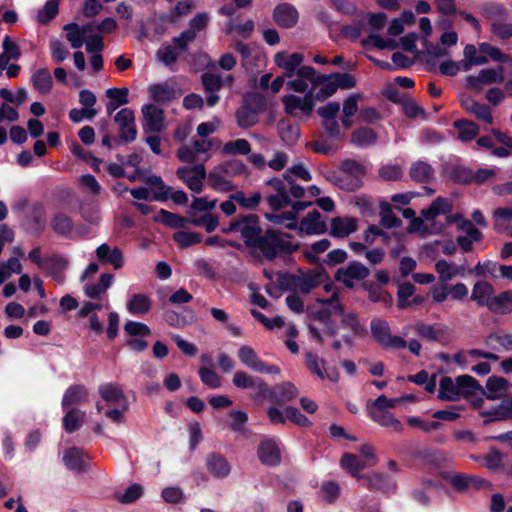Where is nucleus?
<instances>
[{"label":"nucleus","mask_w":512,"mask_h":512,"mask_svg":"<svg viewBox=\"0 0 512 512\" xmlns=\"http://www.w3.org/2000/svg\"><path fill=\"white\" fill-rule=\"evenodd\" d=\"M225 234L239 232L245 246L258 252L266 261L287 257L300 248L299 243L288 239L293 236L270 226L263 228L257 214H240L233 218L228 227L222 228Z\"/></svg>","instance_id":"1"},{"label":"nucleus","mask_w":512,"mask_h":512,"mask_svg":"<svg viewBox=\"0 0 512 512\" xmlns=\"http://www.w3.org/2000/svg\"><path fill=\"white\" fill-rule=\"evenodd\" d=\"M368 168L358 160L345 158L340 161L337 169L328 170L324 177L338 189L345 192H356L364 185Z\"/></svg>","instance_id":"2"},{"label":"nucleus","mask_w":512,"mask_h":512,"mask_svg":"<svg viewBox=\"0 0 512 512\" xmlns=\"http://www.w3.org/2000/svg\"><path fill=\"white\" fill-rule=\"evenodd\" d=\"M370 331L374 341L384 349H405L407 341L401 336L391 335L386 320L374 318L370 322Z\"/></svg>","instance_id":"3"},{"label":"nucleus","mask_w":512,"mask_h":512,"mask_svg":"<svg viewBox=\"0 0 512 512\" xmlns=\"http://www.w3.org/2000/svg\"><path fill=\"white\" fill-rule=\"evenodd\" d=\"M331 307L335 316L341 318L340 324L343 328L349 329L355 336L363 338L367 335V329L361 323L359 316L355 312H345V306L339 300L338 292H334L330 297Z\"/></svg>","instance_id":"4"},{"label":"nucleus","mask_w":512,"mask_h":512,"mask_svg":"<svg viewBox=\"0 0 512 512\" xmlns=\"http://www.w3.org/2000/svg\"><path fill=\"white\" fill-rule=\"evenodd\" d=\"M370 275V270L360 261H351L346 267H340L334 274V279L346 288L353 289L354 281H363Z\"/></svg>","instance_id":"5"},{"label":"nucleus","mask_w":512,"mask_h":512,"mask_svg":"<svg viewBox=\"0 0 512 512\" xmlns=\"http://www.w3.org/2000/svg\"><path fill=\"white\" fill-rule=\"evenodd\" d=\"M68 266V259L61 254L55 253L45 256V261L43 262L40 269L44 271L47 276L51 277L55 282L61 284L64 282V271L68 268Z\"/></svg>","instance_id":"6"},{"label":"nucleus","mask_w":512,"mask_h":512,"mask_svg":"<svg viewBox=\"0 0 512 512\" xmlns=\"http://www.w3.org/2000/svg\"><path fill=\"white\" fill-rule=\"evenodd\" d=\"M503 71L504 68L502 66H498L497 69H482L477 76L468 75L466 77V85L471 89L479 90L482 85L502 83L504 81Z\"/></svg>","instance_id":"7"},{"label":"nucleus","mask_w":512,"mask_h":512,"mask_svg":"<svg viewBox=\"0 0 512 512\" xmlns=\"http://www.w3.org/2000/svg\"><path fill=\"white\" fill-rule=\"evenodd\" d=\"M142 113L145 121L143 124L145 133H157L165 128V115L162 108H159L155 104H145L142 107Z\"/></svg>","instance_id":"8"},{"label":"nucleus","mask_w":512,"mask_h":512,"mask_svg":"<svg viewBox=\"0 0 512 512\" xmlns=\"http://www.w3.org/2000/svg\"><path fill=\"white\" fill-rule=\"evenodd\" d=\"M299 234L306 235H321L328 231L327 224L321 220V214L318 210H313L304 216L300 223H297V229Z\"/></svg>","instance_id":"9"},{"label":"nucleus","mask_w":512,"mask_h":512,"mask_svg":"<svg viewBox=\"0 0 512 512\" xmlns=\"http://www.w3.org/2000/svg\"><path fill=\"white\" fill-rule=\"evenodd\" d=\"M329 280L328 272L322 265H319L317 268L299 276V290L303 294H308L312 289Z\"/></svg>","instance_id":"10"},{"label":"nucleus","mask_w":512,"mask_h":512,"mask_svg":"<svg viewBox=\"0 0 512 512\" xmlns=\"http://www.w3.org/2000/svg\"><path fill=\"white\" fill-rule=\"evenodd\" d=\"M416 334L424 340L444 343L447 339L448 327L444 324H426L422 321L414 325Z\"/></svg>","instance_id":"11"},{"label":"nucleus","mask_w":512,"mask_h":512,"mask_svg":"<svg viewBox=\"0 0 512 512\" xmlns=\"http://www.w3.org/2000/svg\"><path fill=\"white\" fill-rule=\"evenodd\" d=\"M298 11L289 3L278 4L273 11L274 22L281 28L294 27L298 21Z\"/></svg>","instance_id":"12"},{"label":"nucleus","mask_w":512,"mask_h":512,"mask_svg":"<svg viewBox=\"0 0 512 512\" xmlns=\"http://www.w3.org/2000/svg\"><path fill=\"white\" fill-rule=\"evenodd\" d=\"M257 455L260 462L264 465L276 466L280 463V450L272 439H265L260 442L257 448Z\"/></svg>","instance_id":"13"},{"label":"nucleus","mask_w":512,"mask_h":512,"mask_svg":"<svg viewBox=\"0 0 512 512\" xmlns=\"http://www.w3.org/2000/svg\"><path fill=\"white\" fill-rule=\"evenodd\" d=\"M357 227L358 221L356 218L348 217L343 219L337 216L331 220L329 234L334 238L343 239L355 232Z\"/></svg>","instance_id":"14"},{"label":"nucleus","mask_w":512,"mask_h":512,"mask_svg":"<svg viewBox=\"0 0 512 512\" xmlns=\"http://www.w3.org/2000/svg\"><path fill=\"white\" fill-rule=\"evenodd\" d=\"M333 315L334 311L332 307H322L309 313L311 319L324 324V332L329 337H336L339 333V328L342 327L341 325H337L335 320L332 319Z\"/></svg>","instance_id":"15"},{"label":"nucleus","mask_w":512,"mask_h":512,"mask_svg":"<svg viewBox=\"0 0 512 512\" xmlns=\"http://www.w3.org/2000/svg\"><path fill=\"white\" fill-rule=\"evenodd\" d=\"M96 256L101 263H109L116 270L124 266L123 253L118 247L111 249L108 244L103 243L96 249Z\"/></svg>","instance_id":"16"},{"label":"nucleus","mask_w":512,"mask_h":512,"mask_svg":"<svg viewBox=\"0 0 512 512\" xmlns=\"http://www.w3.org/2000/svg\"><path fill=\"white\" fill-rule=\"evenodd\" d=\"M299 394L297 387L292 382H283L272 386V403L283 405L294 400Z\"/></svg>","instance_id":"17"},{"label":"nucleus","mask_w":512,"mask_h":512,"mask_svg":"<svg viewBox=\"0 0 512 512\" xmlns=\"http://www.w3.org/2000/svg\"><path fill=\"white\" fill-rule=\"evenodd\" d=\"M486 307L493 314H510L512 312V290L503 291L497 296L493 294Z\"/></svg>","instance_id":"18"},{"label":"nucleus","mask_w":512,"mask_h":512,"mask_svg":"<svg viewBox=\"0 0 512 512\" xmlns=\"http://www.w3.org/2000/svg\"><path fill=\"white\" fill-rule=\"evenodd\" d=\"M98 392L107 403L123 404V410L128 409L126 396L118 384L105 383L99 386Z\"/></svg>","instance_id":"19"},{"label":"nucleus","mask_w":512,"mask_h":512,"mask_svg":"<svg viewBox=\"0 0 512 512\" xmlns=\"http://www.w3.org/2000/svg\"><path fill=\"white\" fill-rule=\"evenodd\" d=\"M206 466L208 472L215 478H225L229 475L231 467L227 459L220 453H211L207 456Z\"/></svg>","instance_id":"20"},{"label":"nucleus","mask_w":512,"mask_h":512,"mask_svg":"<svg viewBox=\"0 0 512 512\" xmlns=\"http://www.w3.org/2000/svg\"><path fill=\"white\" fill-rule=\"evenodd\" d=\"M452 209L453 206L450 200L438 196L433 200L428 208L422 209L420 213L426 221L430 222L435 220V218L439 215H447L451 213Z\"/></svg>","instance_id":"21"},{"label":"nucleus","mask_w":512,"mask_h":512,"mask_svg":"<svg viewBox=\"0 0 512 512\" xmlns=\"http://www.w3.org/2000/svg\"><path fill=\"white\" fill-rule=\"evenodd\" d=\"M86 454L83 449L72 447L65 450L63 462L67 469L76 472H82L86 466Z\"/></svg>","instance_id":"22"},{"label":"nucleus","mask_w":512,"mask_h":512,"mask_svg":"<svg viewBox=\"0 0 512 512\" xmlns=\"http://www.w3.org/2000/svg\"><path fill=\"white\" fill-rule=\"evenodd\" d=\"M88 398V390L82 384H73L69 386L62 398V408L65 410L70 406L85 402Z\"/></svg>","instance_id":"23"},{"label":"nucleus","mask_w":512,"mask_h":512,"mask_svg":"<svg viewBox=\"0 0 512 512\" xmlns=\"http://www.w3.org/2000/svg\"><path fill=\"white\" fill-rule=\"evenodd\" d=\"M377 139L378 135L374 129L367 126H362L355 129L351 133L350 141L357 147L366 148L375 145Z\"/></svg>","instance_id":"24"},{"label":"nucleus","mask_w":512,"mask_h":512,"mask_svg":"<svg viewBox=\"0 0 512 512\" xmlns=\"http://www.w3.org/2000/svg\"><path fill=\"white\" fill-rule=\"evenodd\" d=\"M437 397L443 401H458L461 398V393H459L457 377L453 380L449 376H443L440 379Z\"/></svg>","instance_id":"25"},{"label":"nucleus","mask_w":512,"mask_h":512,"mask_svg":"<svg viewBox=\"0 0 512 512\" xmlns=\"http://www.w3.org/2000/svg\"><path fill=\"white\" fill-rule=\"evenodd\" d=\"M434 168L425 161L418 160L414 162L409 170L411 179L418 183H429L434 178Z\"/></svg>","instance_id":"26"},{"label":"nucleus","mask_w":512,"mask_h":512,"mask_svg":"<svg viewBox=\"0 0 512 512\" xmlns=\"http://www.w3.org/2000/svg\"><path fill=\"white\" fill-rule=\"evenodd\" d=\"M494 292L495 290L491 283L477 281L473 286L470 300L476 302L479 307H486Z\"/></svg>","instance_id":"27"},{"label":"nucleus","mask_w":512,"mask_h":512,"mask_svg":"<svg viewBox=\"0 0 512 512\" xmlns=\"http://www.w3.org/2000/svg\"><path fill=\"white\" fill-rule=\"evenodd\" d=\"M341 466L354 478L364 479L365 476L360 474L367 463L352 453H344L340 459Z\"/></svg>","instance_id":"28"},{"label":"nucleus","mask_w":512,"mask_h":512,"mask_svg":"<svg viewBox=\"0 0 512 512\" xmlns=\"http://www.w3.org/2000/svg\"><path fill=\"white\" fill-rule=\"evenodd\" d=\"M362 287L368 292V297L371 302L383 303L385 307H390L393 304L392 295L389 292L383 290L376 283L366 281L362 284Z\"/></svg>","instance_id":"29"},{"label":"nucleus","mask_w":512,"mask_h":512,"mask_svg":"<svg viewBox=\"0 0 512 512\" xmlns=\"http://www.w3.org/2000/svg\"><path fill=\"white\" fill-rule=\"evenodd\" d=\"M33 88L40 94H49L53 86V78L47 68L38 69L31 76Z\"/></svg>","instance_id":"30"},{"label":"nucleus","mask_w":512,"mask_h":512,"mask_svg":"<svg viewBox=\"0 0 512 512\" xmlns=\"http://www.w3.org/2000/svg\"><path fill=\"white\" fill-rule=\"evenodd\" d=\"M457 383L459 393H461V397L465 399H470L474 391H478L480 394H485V389L474 377L470 375L464 374L457 376Z\"/></svg>","instance_id":"31"},{"label":"nucleus","mask_w":512,"mask_h":512,"mask_svg":"<svg viewBox=\"0 0 512 512\" xmlns=\"http://www.w3.org/2000/svg\"><path fill=\"white\" fill-rule=\"evenodd\" d=\"M29 232L40 236L46 228V212L42 204H35L30 215Z\"/></svg>","instance_id":"32"},{"label":"nucleus","mask_w":512,"mask_h":512,"mask_svg":"<svg viewBox=\"0 0 512 512\" xmlns=\"http://www.w3.org/2000/svg\"><path fill=\"white\" fill-rule=\"evenodd\" d=\"M509 387V382L507 379L492 375L486 381V389L485 394H480L484 396L488 400H496L500 398V392L507 390Z\"/></svg>","instance_id":"33"},{"label":"nucleus","mask_w":512,"mask_h":512,"mask_svg":"<svg viewBox=\"0 0 512 512\" xmlns=\"http://www.w3.org/2000/svg\"><path fill=\"white\" fill-rule=\"evenodd\" d=\"M144 182L154 188L152 200L165 202L169 199V194L172 191V187L167 186L162 178L157 175L146 177Z\"/></svg>","instance_id":"34"},{"label":"nucleus","mask_w":512,"mask_h":512,"mask_svg":"<svg viewBox=\"0 0 512 512\" xmlns=\"http://www.w3.org/2000/svg\"><path fill=\"white\" fill-rule=\"evenodd\" d=\"M153 221L174 229L183 228L185 224L188 223L187 218L165 209H160L159 212L153 216Z\"/></svg>","instance_id":"35"},{"label":"nucleus","mask_w":512,"mask_h":512,"mask_svg":"<svg viewBox=\"0 0 512 512\" xmlns=\"http://www.w3.org/2000/svg\"><path fill=\"white\" fill-rule=\"evenodd\" d=\"M370 417L382 427L389 428L395 432L403 431V425L400 420L395 418L389 411H370Z\"/></svg>","instance_id":"36"},{"label":"nucleus","mask_w":512,"mask_h":512,"mask_svg":"<svg viewBox=\"0 0 512 512\" xmlns=\"http://www.w3.org/2000/svg\"><path fill=\"white\" fill-rule=\"evenodd\" d=\"M453 127L458 130V138L463 142L473 140L479 133V126L466 119H457L453 122Z\"/></svg>","instance_id":"37"},{"label":"nucleus","mask_w":512,"mask_h":512,"mask_svg":"<svg viewBox=\"0 0 512 512\" xmlns=\"http://www.w3.org/2000/svg\"><path fill=\"white\" fill-rule=\"evenodd\" d=\"M242 105L258 115L268 108L267 98L259 92H246L243 95Z\"/></svg>","instance_id":"38"},{"label":"nucleus","mask_w":512,"mask_h":512,"mask_svg":"<svg viewBox=\"0 0 512 512\" xmlns=\"http://www.w3.org/2000/svg\"><path fill=\"white\" fill-rule=\"evenodd\" d=\"M151 300L145 294H133L127 302V310L132 315H143L150 311Z\"/></svg>","instance_id":"39"},{"label":"nucleus","mask_w":512,"mask_h":512,"mask_svg":"<svg viewBox=\"0 0 512 512\" xmlns=\"http://www.w3.org/2000/svg\"><path fill=\"white\" fill-rule=\"evenodd\" d=\"M304 61V55L299 52H294L288 55L285 51L277 52L274 55V63L280 69L289 67H299Z\"/></svg>","instance_id":"40"},{"label":"nucleus","mask_w":512,"mask_h":512,"mask_svg":"<svg viewBox=\"0 0 512 512\" xmlns=\"http://www.w3.org/2000/svg\"><path fill=\"white\" fill-rule=\"evenodd\" d=\"M53 231L62 237H68L73 230V221L65 213H57L51 219Z\"/></svg>","instance_id":"41"},{"label":"nucleus","mask_w":512,"mask_h":512,"mask_svg":"<svg viewBox=\"0 0 512 512\" xmlns=\"http://www.w3.org/2000/svg\"><path fill=\"white\" fill-rule=\"evenodd\" d=\"M149 94L153 101L167 103L175 97V90L167 83H159L149 87Z\"/></svg>","instance_id":"42"},{"label":"nucleus","mask_w":512,"mask_h":512,"mask_svg":"<svg viewBox=\"0 0 512 512\" xmlns=\"http://www.w3.org/2000/svg\"><path fill=\"white\" fill-rule=\"evenodd\" d=\"M380 224L387 229L402 225V220L393 213L391 205L384 201L380 203Z\"/></svg>","instance_id":"43"},{"label":"nucleus","mask_w":512,"mask_h":512,"mask_svg":"<svg viewBox=\"0 0 512 512\" xmlns=\"http://www.w3.org/2000/svg\"><path fill=\"white\" fill-rule=\"evenodd\" d=\"M218 170L214 168L213 171H210L207 176L208 185L215 191L219 192H230L235 189V185L230 181L225 179Z\"/></svg>","instance_id":"44"},{"label":"nucleus","mask_w":512,"mask_h":512,"mask_svg":"<svg viewBox=\"0 0 512 512\" xmlns=\"http://www.w3.org/2000/svg\"><path fill=\"white\" fill-rule=\"evenodd\" d=\"M258 117V114L242 104L235 112L236 123L242 129H248L256 125L259 120Z\"/></svg>","instance_id":"45"},{"label":"nucleus","mask_w":512,"mask_h":512,"mask_svg":"<svg viewBox=\"0 0 512 512\" xmlns=\"http://www.w3.org/2000/svg\"><path fill=\"white\" fill-rule=\"evenodd\" d=\"M278 132L281 140L288 145L295 143L300 137L299 128L286 120L279 121Z\"/></svg>","instance_id":"46"},{"label":"nucleus","mask_w":512,"mask_h":512,"mask_svg":"<svg viewBox=\"0 0 512 512\" xmlns=\"http://www.w3.org/2000/svg\"><path fill=\"white\" fill-rule=\"evenodd\" d=\"M473 170L464 165H455L449 171V178L456 184L470 185L473 183Z\"/></svg>","instance_id":"47"},{"label":"nucleus","mask_w":512,"mask_h":512,"mask_svg":"<svg viewBox=\"0 0 512 512\" xmlns=\"http://www.w3.org/2000/svg\"><path fill=\"white\" fill-rule=\"evenodd\" d=\"M237 355H238L240 362L243 365H245L246 367L252 369L253 371H257V369L259 367L258 363L262 361L258 357L255 350L251 346H248V345H242L238 349Z\"/></svg>","instance_id":"48"},{"label":"nucleus","mask_w":512,"mask_h":512,"mask_svg":"<svg viewBox=\"0 0 512 512\" xmlns=\"http://www.w3.org/2000/svg\"><path fill=\"white\" fill-rule=\"evenodd\" d=\"M220 173L225 174L227 176H240L247 172V166L238 159H232L228 161H224L215 167Z\"/></svg>","instance_id":"49"},{"label":"nucleus","mask_w":512,"mask_h":512,"mask_svg":"<svg viewBox=\"0 0 512 512\" xmlns=\"http://www.w3.org/2000/svg\"><path fill=\"white\" fill-rule=\"evenodd\" d=\"M296 75L305 81L308 80L313 88H317L321 82L327 80L326 74L318 73L314 67L307 65H300Z\"/></svg>","instance_id":"50"},{"label":"nucleus","mask_w":512,"mask_h":512,"mask_svg":"<svg viewBox=\"0 0 512 512\" xmlns=\"http://www.w3.org/2000/svg\"><path fill=\"white\" fill-rule=\"evenodd\" d=\"M188 223L196 227H204L207 233H212L219 225V216L211 213L199 217L191 216L188 218Z\"/></svg>","instance_id":"51"},{"label":"nucleus","mask_w":512,"mask_h":512,"mask_svg":"<svg viewBox=\"0 0 512 512\" xmlns=\"http://www.w3.org/2000/svg\"><path fill=\"white\" fill-rule=\"evenodd\" d=\"M85 413L78 409H70L64 415L62 422L63 428L67 433H73L77 431L82 425V419Z\"/></svg>","instance_id":"52"},{"label":"nucleus","mask_w":512,"mask_h":512,"mask_svg":"<svg viewBox=\"0 0 512 512\" xmlns=\"http://www.w3.org/2000/svg\"><path fill=\"white\" fill-rule=\"evenodd\" d=\"M424 47V55L426 57V64L434 65V59L447 56L449 54L445 47H440L438 44L432 43L426 37L422 40Z\"/></svg>","instance_id":"53"},{"label":"nucleus","mask_w":512,"mask_h":512,"mask_svg":"<svg viewBox=\"0 0 512 512\" xmlns=\"http://www.w3.org/2000/svg\"><path fill=\"white\" fill-rule=\"evenodd\" d=\"M230 199L235 200V202L247 210H255L261 202V194L254 192L251 196L246 197L244 192L237 191L230 194Z\"/></svg>","instance_id":"54"},{"label":"nucleus","mask_w":512,"mask_h":512,"mask_svg":"<svg viewBox=\"0 0 512 512\" xmlns=\"http://www.w3.org/2000/svg\"><path fill=\"white\" fill-rule=\"evenodd\" d=\"M331 241L329 239H321L311 244L310 248L312 252L304 251L303 255L310 264L321 265L320 258L317 254L323 253L329 249Z\"/></svg>","instance_id":"55"},{"label":"nucleus","mask_w":512,"mask_h":512,"mask_svg":"<svg viewBox=\"0 0 512 512\" xmlns=\"http://www.w3.org/2000/svg\"><path fill=\"white\" fill-rule=\"evenodd\" d=\"M222 151L227 155H248L251 151V145L248 140L241 138L225 143Z\"/></svg>","instance_id":"56"},{"label":"nucleus","mask_w":512,"mask_h":512,"mask_svg":"<svg viewBox=\"0 0 512 512\" xmlns=\"http://www.w3.org/2000/svg\"><path fill=\"white\" fill-rule=\"evenodd\" d=\"M59 0H48L44 7L38 11L37 20L46 25L51 22L59 12Z\"/></svg>","instance_id":"57"},{"label":"nucleus","mask_w":512,"mask_h":512,"mask_svg":"<svg viewBox=\"0 0 512 512\" xmlns=\"http://www.w3.org/2000/svg\"><path fill=\"white\" fill-rule=\"evenodd\" d=\"M63 30L66 31V39L71 43L72 48L79 49L82 47L86 37L80 31L77 23H68L63 27Z\"/></svg>","instance_id":"58"},{"label":"nucleus","mask_w":512,"mask_h":512,"mask_svg":"<svg viewBox=\"0 0 512 512\" xmlns=\"http://www.w3.org/2000/svg\"><path fill=\"white\" fill-rule=\"evenodd\" d=\"M265 218L275 224V225H280L282 224L284 221L288 220L289 222L287 224H285V227L289 230H296L297 229V221L295 219V212H291V211H284L280 214H275V213H266L265 214Z\"/></svg>","instance_id":"59"},{"label":"nucleus","mask_w":512,"mask_h":512,"mask_svg":"<svg viewBox=\"0 0 512 512\" xmlns=\"http://www.w3.org/2000/svg\"><path fill=\"white\" fill-rule=\"evenodd\" d=\"M320 492L325 502L333 504L340 497L341 488L336 481H325L321 484Z\"/></svg>","instance_id":"60"},{"label":"nucleus","mask_w":512,"mask_h":512,"mask_svg":"<svg viewBox=\"0 0 512 512\" xmlns=\"http://www.w3.org/2000/svg\"><path fill=\"white\" fill-rule=\"evenodd\" d=\"M173 238L179 247L187 248L200 243L203 239V236L197 232L178 231L174 234Z\"/></svg>","instance_id":"61"},{"label":"nucleus","mask_w":512,"mask_h":512,"mask_svg":"<svg viewBox=\"0 0 512 512\" xmlns=\"http://www.w3.org/2000/svg\"><path fill=\"white\" fill-rule=\"evenodd\" d=\"M442 478L447 481L456 491L463 492L469 489V475L464 473L442 474Z\"/></svg>","instance_id":"62"},{"label":"nucleus","mask_w":512,"mask_h":512,"mask_svg":"<svg viewBox=\"0 0 512 512\" xmlns=\"http://www.w3.org/2000/svg\"><path fill=\"white\" fill-rule=\"evenodd\" d=\"M366 480V488L370 491H386L390 486L389 477L383 473H374L364 478Z\"/></svg>","instance_id":"63"},{"label":"nucleus","mask_w":512,"mask_h":512,"mask_svg":"<svg viewBox=\"0 0 512 512\" xmlns=\"http://www.w3.org/2000/svg\"><path fill=\"white\" fill-rule=\"evenodd\" d=\"M201 83L206 93L218 92L223 86L220 75L205 72L201 75Z\"/></svg>","instance_id":"64"}]
</instances>
